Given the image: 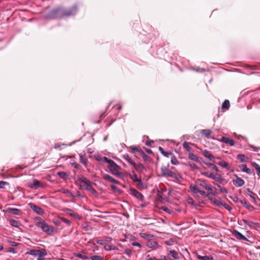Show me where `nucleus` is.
Here are the masks:
<instances>
[{
    "label": "nucleus",
    "instance_id": "obj_1",
    "mask_svg": "<svg viewBox=\"0 0 260 260\" xmlns=\"http://www.w3.org/2000/svg\"><path fill=\"white\" fill-rule=\"evenodd\" d=\"M78 11L76 6L70 8L58 7L52 9L47 14L45 18L48 19H62L75 15Z\"/></svg>",
    "mask_w": 260,
    "mask_h": 260
},
{
    "label": "nucleus",
    "instance_id": "obj_2",
    "mask_svg": "<svg viewBox=\"0 0 260 260\" xmlns=\"http://www.w3.org/2000/svg\"><path fill=\"white\" fill-rule=\"evenodd\" d=\"M103 160L108 164L107 168L113 175L118 176L120 178L123 177V174L119 171L121 167L117 165L113 160L104 156Z\"/></svg>",
    "mask_w": 260,
    "mask_h": 260
},
{
    "label": "nucleus",
    "instance_id": "obj_3",
    "mask_svg": "<svg viewBox=\"0 0 260 260\" xmlns=\"http://www.w3.org/2000/svg\"><path fill=\"white\" fill-rule=\"evenodd\" d=\"M77 182L80 186H85L86 190L90 191L92 194H96V191L91 186V182L85 177L81 176Z\"/></svg>",
    "mask_w": 260,
    "mask_h": 260
},
{
    "label": "nucleus",
    "instance_id": "obj_4",
    "mask_svg": "<svg viewBox=\"0 0 260 260\" xmlns=\"http://www.w3.org/2000/svg\"><path fill=\"white\" fill-rule=\"evenodd\" d=\"M36 225L41 228L43 231L48 234H51L53 231V228L50 227L49 225L41 218L38 219Z\"/></svg>",
    "mask_w": 260,
    "mask_h": 260
},
{
    "label": "nucleus",
    "instance_id": "obj_5",
    "mask_svg": "<svg viewBox=\"0 0 260 260\" xmlns=\"http://www.w3.org/2000/svg\"><path fill=\"white\" fill-rule=\"evenodd\" d=\"M26 254H29L33 256H45L47 255V252L45 249H30L26 252Z\"/></svg>",
    "mask_w": 260,
    "mask_h": 260
},
{
    "label": "nucleus",
    "instance_id": "obj_6",
    "mask_svg": "<svg viewBox=\"0 0 260 260\" xmlns=\"http://www.w3.org/2000/svg\"><path fill=\"white\" fill-rule=\"evenodd\" d=\"M27 185L29 188L35 189L39 187L44 188L45 187V185L43 183H41L36 178L33 179V183L27 182Z\"/></svg>",
    "mask_w": 260,
    "mask_h": 260
},
{
    "label": "nucleus",
    "instance_id": "obj_7",
    "mask_svg": "<svg viewBox=\"0 0 260 260\" xmlns=\"http://www.w3.org/2000/svg\"><path fill=\"white\" fill-rule=\"evenodd\" d=\"M131 194L140 201H143L144 197L143 195L134 188L129 189Z\"/></svg>",
    "mask_w": 260,
    "mask_h": 260
},
{
    "label": "nucleus",
    "instance_id": "obj_8",
    "mask_svg": "<svg viewBox=\"0 0 260 260\" xmlns=\"http://www.w3.org/2000/svg\"><path fill=\"white\" fill-rule=\"evenodd\" d=\"M234 176L236 178V179L233 180V184L237 187H241L243 186L245 183L244 180L238 177L237 175H234Z\"/></svg>",
    "mask_w": 260,
    "mask_h": 260
},
{
    "label": "nucleus",
    "instance_id": "obj_9",
    "mask_svg": "<svg viewBox=\"0 0 260 260\" xmlns=\"http://www.w3.org/2000/svg\"><path fill=\"white\" fill-rule=\"evenodd\" d=\"M63 211L66 212V213L69 215L74 217L78 220H80L81 219V217L79 215L75 213L72 210L70 209L65 208L63 209Z\"/></svg>",
    "mask_w": 260,
    "mask_h": 260
},
{
    "label": "nucleus",
    "instance_id": "obj_10",
    "mask_svg": "<svg viewBox=\"0 0 260 260\" xmlns=\"http://www.w3.org/2000/svg\"><path fill=\"white\" fill-rule=\"evenodd\" d=\"M30 208L35 212L39 215H42L44 213L43 210L39 207L32 203L29 204Z\"/></svg>",
    "mask_w": 260,
    "mask_h": 260
},
{
    "label": "nucleus",
    "instance_id": "obj_11",
    "mask_svg": "<svg viewBox=\"0 0 260 260\" xmlns=\"http://www.w3.org/2000/svg\"><path fill=\"white\" fill-rule=\"evenodd\" d=\"M172 172L166 167H162L161 168V175L162 177H169Z\"/></svg>",
    "mask_w": 260,
    "mask_h": 260
},
{
    "label": "nucleus",
    "instance_id": "obj_12",
    "mask_svg": "<svg viewBox=\"0 0 260 260\" xmlns=\"http://www.w3.org/2000/svg\"><path fill=\"white\" fill-rule=\"evenodd\" d=\"M220 141L231 146L235 145V141L234 140L231 139L228 137H222Z\"/></svg>",
    "mask_w": 260,
    "mask_h": 260
},
{
    "label": "nucleus",
    "instance_id": "obj_13",
    "mask_svg": "<svg viewBox=\"0 0 260 260\" xmlns=\"http://www.w3.org/2000/svg\"><path fill=\"white\" fill-rule=\"evenodd\" d=\"M103 179H105V180L108 181L109 182L114 183L116 184H118L119 183V182L118 181L115 180L109 174L104 175L103 176Z\"/></svg>",
    "mask_w": 260,
    "mask_h": 260
},
{
    "label": "nucleus",
    "instance_id": "obj_14",
    "mask_svg": "<svg viewBox=\"0 0 260 260\" xmlns=\"http://www.w3.org/2000/svg\"><path fill=\"white\" fill-rule=\"evenodd\" d=\"M233 235L237 239L239 240L245 241L247 240V238L244 235H243L241 233L237 231H234L233 232Z\"/></svg>",
    "mask_w": 260,
    "mask_h": 260
},
{
    "label": "nucleus",
    "instance_id": "obj_15",
    "mask_svg": "<svg viewBox=\"0 0 260 260\" xmlns=\"http://www.w3.org/2000/svg\"><path fill=\"white\" fill-rule=\"evenodd\" d=\"M146 245L148 247L150 248H152L153 249H155L158 247V244L157 242L151 240H148V241L146 243Z\"/></svg>",
    "mask_w": 260,
    "mask_h": 260
},
{
    "label": "nucleus",
    "instance_id": "obj_16",
    "mask_svg": "<svg viewBox=\"0 0 260 260\" xmlns=\"http://www.w3.org/2000/svg\"><path fill=\"white\" fill-rule=\"evenodd\" d=\"M188 158L197 162H201L202 158L198 157L196 155L192 153H189L188 154Z\"/></svg>",
    "mask_w": 260,
    "mask_h": 260
},
{
    "label": "nucleus",
    "instance_id": "obj_17",
    "mask_svg": "<svg viewBox=\"0 0 260 260\" xmlns=\"http://www.w3.org/2000/svg\"><path fill=\"white\" fill-rule=\"evenodd\" d=\"M200 133L207 138H210L212 131L209 129H202Z\"/></svg>",
    "mask_w": 260,
    "mask_h": 260
},
{
    "label": "nucleus",
    "instance_id": "obj_18",
    "mask_svg": "<svg viewBox=\"0 0 260 260\" xmlns=\"http://www.w3.org/2000/svg\"><path fill=\"white\" fill-rule=\"evenodd\" d=\"M190 192L193 196H196L197 193L199 192L200 189L198 188L197 185L192 186L190 185L189 187Z\"/></svg>",
    "mask_w": 260,
    "mask_h": 260
},
{
    "label": "nucleus",
    "instance_id": "obj_19",
    "mask_svg": "<svg viewBox=\"0 0 260 260\" xmlns=\"http://www.w3.org/2000/svg\"><path fill=\"white\" fill-rule=\"evenodd\" d=\"M240 203L247 209L249 210L252 211L254 210V207L253 206L247 204L245 200H241L240 201Z\"/></svg>",
    "mask_w": 260,
    "mask_h": 260
},
{
    "label": "nucleus",
    "instance_id": "obj_20",
    "mask_svg": "<svg viewBox=\"0 0 260 260\" xmlns=\"http://www.w3.org/2000/svg\"><path fill=\"white\" fill-rule=\"evenodd\" d=\"M133 167L138 172H142L143 170L145 169L144 166L141 163H139L137 165L135 163V165L133 166Z\"/></svg>",
    "mask_w": 260,
    "mask_h": 260
},
{
    "label": "nucleus",
    "instance_id": "obj_21",
    "mask_svg": "<svg viewBox=\"0 0 260 260\" xmlns=\"http://www.w3.org/2000/svg\"><path fill=\"white\" fill-rule=\"evenodd\" d=\"M123 158L125 159L132 166L135 165V162L130 158L127 154H125L123 155Z\"/></svg>",
    "mask_w": 260,
    "mask_h": 260
},
{
    "label": "nucleus",
    "instance_id": "obj_22",
    "mask_svg": "<svg viewBox=\"0 0 260 260\" xmlns=\"http://www.w3.org/2000/svg\"><path fill=\"white\" fill-rule=\"evenodd\" d=\"M203 154L205 157L209 158L210 160L214 158V156H213V155L210 153V151L207 150H205L204 151H203Z\"/></svg>",
    "mask_w": 260,
    "mask_h": 260
},
{
    "label": "nucleus",
    "instance_id": "obj_23",
    "mask_svg": "<svg viewBox=\"0 0 260 260\" xmlns=\"http://www.w3.org/2000/svg\"><path fill=\"white\" fill-rule=\"evenodd\" d=\"M247 191L248 192V195L252 199L253 203H256V200L255 196H256L255 193L253 192L249 188H247Z\"/></svg>",
    "mask_w": 260,
    "mask_h": 260
},
{
    "label": "nucleus",
    "instance_id": "obj_24",
    "mask_svg": "<svg viewBox=\"0 0 260 260\" xmlns=\"http://www.w3.org/2000/svg\"><path fill=\"white\" fill-rule=\"evenodd\" d=\"M230 107V101L228 100H225L224 102L222 103L221 106V109L224 110H228Z\"/></svg>",
    "mask_w": 260,
    "mask_h": 260
},
{
    "label": "nucleus",
    "instance_id": "obj_25",
    "mask_svg": "<svg viewBox=\"0 0 260 260\" xmlns=\"http://www.w3.org/2000/svg\"><path fill=\"white\" fill-rule=\"evenodd\" d=\"M237 158L240 159L241 162H246L248 161V157L246 156L244 154H239L237 155Z\"/></svg>",
    "mask_w": 260,
    "mask_h": 260
},
{
    "label": "nucleus",
    "instance_id": "obj_26",
    "mask_svg": "<svg viewBox=\"0 0 260 260\" xmlns=\"http://www.w3.org/2000/svg\"><path fill=\"white\" fill-rule=\"evenodd\" d=\"M140 154L142 156L143 159L146 161H150L151 158L146 154L143 150L140 151Z\"/></svg>",
    "mask_w": 260,
    "mask_h": 260
},
{
    "label": "nucleus",
    "instance_id": "obj_27",
    "mask_svg": "<svg viewBox=\"0 0 260 260\" xmlns=\"http://www.w3.org/2000/svg\"><path fill=\"white\" fill-rule=\"evenodd\" d=\"M9 223L11 225L16 228H18L21 225L18 221L14 219L10 220Z\"/></svg>",
    "mask_w": 260,
    "mask_h": 260
},
{
    "label": "nucleus",
    "instance_id": "obj_28",
    "mask_svg": "<svg viewBox=\"0 0 260 260\" xmlns=\"http://www.w3.org/2000/svg\"><path fill=\"white\" fill-rule=\"evenodd\" d=\"M169 177L174 178L175 180L180 181L182 179V177L179 175H177L174 172H172Z\"/></svg>",
    "mask_w": 260,
    "mask_h": 260
},
{
    "label": "nucleus",
    "instance_id": "obj_29",
    "mask_svg": "<svg viewBox=\"0 0 260 260\" xmlns=\"http://www.w3.org/2000/svg\"><path fill=\"white\" fill-rule=\"evenodd\" d=\"M215 189H218L222 193H228V190L225 188L221 187L220 185H219L218 184H216Z\"/></svg>",
    "mask_w": 260,
    "mask_h": 260
},
{
    "label": "nucleus",
    "instance_id": "obj_30",
    "mask_svg": "<svg viewBox=\"0 0 260 260\" xmlns=\"http://www.w3.org/2000/svg\"><path fill=\"white\" fill-rule=\"evenodd\" d=\"M57 174L61 178H62L64 180H67L68 177V174L66 172H58L57 173Z\"/></svg>",
    "mask_w": 260,
    "mask_h": 260
},
{
    "label": "nucleus",
    "instance_id": "obj_31",
    "mask_svg": "<svg viewBox=\"0 0 260 260\" xmlns=\"http://www.w3.org/2000/svg\"><path fill=\"white\" fill-rule=\"evenodd\" d=\"M9 212L15 215H19L20 214V211L16 208H9L8 209Z\"/></svg>",
    "mask_w": 260,
    "mask_h": 260
},
{
    "label": "nucleus",
    "instance_id": "obj_32",
    "mask_svg": "<svg viewBox=\"0 0 260 260\" xmlns=\"http://www.w3.org/2000/svg\"><path fill=\"white\" fill-rule=\"evenodd\" d=\"M251 165L256 170L257 175L260 177V166L255 162H252Z\"/></svg>",
    "mask_w": 260,
    "mask_h": 260
},
{
    "label": "nucleus",
    "instance_id": "obj_33",
    "mask_svg": "<svg viewBox=\"0 0 260 260\" xmlns=\"http://www.w3.org/2000/svg\"><path fill=\"white\" fill-rule=\"evenodd\" d=\"M198 184L200 186L204 188L205 189H206V188H207V186L208 185V184H207L205 180L201 179L198 180Z\"/></svg>",
    "mask_w": 260,
    "mask_h": 260
},
{
    "label": "nucleus",
    "instance_id": "obj_34",
    "mask_svg": "<svg viewBox=\"0 0 260 260\" xmlns=\"http://www.w3.org/2000/svg\"><path fill=\"white\" fill-rule=\"evenodd\" d=\"M104 248L105 250L107 251H110L112 250H118V248L117 247L110 245H105Z\"/></svg>",
    "mask_w": 260,
    "mask_h": 260
},
{
    "label": "nucleus",
    "instance_id": "obj_35",
    "mask_svg": "<svg viewBox=\"0 0 260 260\" xmlns=\"http://www.w3.org/2000/svg\"><path fill=\"white\" fill-rule=\"evenodd\" d=\"M197 257L201 260H213V258L211 256H201L198 255Z\"/></svg>",
    "mask_w": 260,
    "mask_h": 260
},
{
    "label": "nucleus",
    "instance_id": "obj_36",
    "mask_svg": "<svg viewBox=\"0 0 260 260\" xmlns=\"http://www.w3.org/2000/svg\"><path fill=\"white\" fill-rule=\"evenodd\" d=\"M217 164L223 168L227 169L228 170H230V168L229 167V164L225 161H219L217 162Z\"/></svg>",
    "mask_w": 260,
    "mask_h": 260
},
{
    "label": "nucleus",
    "instance_id": "obj_37",
    "mask_svg": "<svg viewBox=\"0 0 260 260\" xmlns=\"http://www.w3.org/2000/svg\"><path fill=\"white\" fill-rule=\"evenodd\" d=\"M131 178L134 182H141V179L137 178V176L134 172H133V174L131 175Z\"/></svg>",
    "mask_w": 260,
    "mask_h": 260
},
{
    "label": "nucleus",
    "instance_id": "obj_38",
    "mask_svg": "<svg viewBox=\"0 0 260 260\" xmlns=\"http://www.w3.org/2000/svg\"><path fill=\"white\" fill-rule=\"evenodd\" d=\"M131 149L132 150V152L133 153H136V152H138L140 154V151L142 150L141 149H139L138 147L136 146H132L130 147Z\"/></svg>",
    "mask_w": 260,
    "mask_h": 260
},
{
    "label": "nucleus",
    "instance_id": "obj_39",
    "mask_svg": "<svg viewBox=\"0 0 260 260\" xmlns=\"http://www.w3.org/2000/svg\"><path fill=\"white\" fill-rule=\"evenodd\" d=\"M170 253L172 257H173L175 259H178L179 258V256L178 255V253L175 250H171L170 251Z\"/></svg>",
    "mask_w": 260,
    "mask_h": 260
},
{
    "label": "nucleus",
    "instance_id": "obj_40",
    "mask_svg": "<svg viewBox=\"0 0 260 260\" xmlns=\"http://www.w3.org/2000/svg\"><path fill=\"white\" fill-rule=\"evenodd\" d=\"M182 146L188 152H190L192 150V148L188 145L187 142H184Z\"/></svg>",
    "mask_w": 260,
    "mask_h": 260
},
{
    "label": "nucleus",
    "instance_id": "obj_41",
    "mask_svg": "<svg viewBox=\"0 0 260 260\" xmlns=\"http://www.w3.org/2000/svg\"><path fill=\"white\" fill-rule=\"evenodd\" d=\"M206 164L209 167H210L212 169L216 171V172H219L218 168L213 164L212 163H206Z\"/></svg>",
    "mask_w": 260,
    "mask_h": 260
},
{
    "label": "nucleus",
    "instance_id": "obj_42",
    "mask_svg": "<svg viewBox=\"0 0 260 260\" xmlns=\"http://www.w3.org/2000/svg\"><path fill=\"white\" fill-rule=\"evenodd\" d=\"M171 162L173 165H177L179 164V161H178L177 158L174 155H173L171 156Z\"/></svg>",
    "mask_w": 260,
    "mask_h": 260
},
{
    "label": "nucleus",
    "instance_id": "obj_43",
    "mask_svg": "<svg viewBox=\"0 0 260 260\" xmlns=\"http://www.w3.org/2000/svg\"><path fill=\"white\" fill-rule=\"evenodd\" d=\"M74 255L75 256H76L77 257H79V258H80L87 259L88 258V256H86L85 255H82V254L79 253H74Z\"/></svg>",
    "mask_w": 260,
    "mask_h": 260
},
{
    "label": "nucleus",
    "instance_id": "obj_44",
    "mask_svg": "<svg viewBox=\"0 0 260 260\" xmlns=\"http://www.w3.org/2000/svg\"><path fill=\"white\" fill-rule=\"evenodd\" d=\"M80 162L81 164H83L84 165L86 166V162H87V159L85 157H83V156L80 155Z\"/></svg>",
    "mask_w": 260,
    "mask_h": 260
},
{
    "label": "nucleus",
    "instance_id": "obj_45",
    "mask_svg": "<svg viewBox=\"0 0 260 260\" xmlns=\"http://www.w3.org/2000/svg\"><path fill=\"white\" fill-rule=\"evenodd\" d=\"M188 165L190 167V168L194 169L195 170H198L199 167L193 162H188Z\"/></svg>",
    "mask_w": 260,
    "mask_h": 260
},
{
    "label": "nucleus",
    "instance_id": "obj_46",
    "mask_svg": "<svg viewBox=\"0 0 260 260\" xmlns=\"http://www.w3.org/2000/svg\"><path fill=\"white\" fill-rule=\"evenodd\" d=\"M213 203L216 205V206H217L218 207H221L222 205H223V203H221V202L218 201L217 199H214L213 200Z\"/></svg>",
    "mask_w": 260,
    "mask_h": 260
},
{
    "label": "nucleus",
    "instance_id": "obj_47",
    "mask_svg": "<svg viewBox=\"0 0 260 260\" xmlns=\"http://www.w3.org/2000/svg\"><path fill=\"white\" fill-rule=\"evenodd\" d=\"M215 180L218 181L219 183H221L224 181L225 179L223 178H221L219 175L217 174Z\"/></svg>",
    "mask_w": 260,
    "mask_h": 260
},
{
    "label": "nucleus",
    "instance_id": "obj_48",
    "mask_svg": "<svg viewBox=\"0 0 260 260\" xmlns=\"http://www.w3.org/2000/svg\"><path fill=\"white\" fill-rule=\"evenodd\" d=\"M91 260H103V257L99 255H93L90 257Z\"/></svg>",
    "mask_w": 260,
    "mask_h": 260
},
{
    "label": "nucleus",
    "instance_id": "obj_49",
    "mask_svg": "<svg viewBox=\"0 0 260 260\" xmlns=\"http://www.w3.org/2000/svg\"><path fill=\"white\" fill-rule=\"evenodd\" d=\"M60 220L61 221H62L63 222L68 224L69 225H71V222L69 220H68L64 217H61Z\"/></svg>",
    "mask_w": 260,
    "mask_h": 260
},
{
    "label": "nucleus",
    "instance_id": "obj_50",
    "mask_svg": "<svg viewBox=\"0 0 260 260\" xmlns=\"http://www.w3.org/2000/svg\"><path fill=\"white\" fill-rule=\"evenodd\" d=\"M162 154L166 157H169V156H172L173 155V153L171 151H165V153H162Z\"/></svg>",
    "mask_w": 260,
    "mask_h": 260
},
{
    "label": "nucleus",
    "instance_id": "obj_51",
    "mask_svg": "<svg viewBox=\"0 0 260 260\" xmlns=\"http://www.w3.org/2000/svg\"><path fill=\"white\" fill-rule=\"evenodd\" d=\"M8 184V183L5 181H0V188H4V186Z\"/></svg>",
    "mask_w": 260,
    "mask_h": 260
},
{
    "label": "nucleus",
    "instance_id": "obj_52",
    "mask_svg": "<svg viewBox=\"0 0 260 260\" xmlns=\"http://www.w3.org/2000/svg\"><path fill=\"white\" fill-rule=\"evenodd\" d=\"M187 203L190 205L194 204V201L191 198H188L186 200Z\"/></svg>",
    "mask_w": 260,
    "mask_h": 260
},
{
    "label": "nucleus",
    "instance_id": "obj_53",
    "mask_svg": "<svg viewBox=\"0 0 260 260\" xmlns=\"http://www.w3.org/2000/svg\"><path fill=\"white\" fill-rule=\"evenodd\" d=\"M239 168L243 171L244 172L246 168H247V166L246 165H240L239 166Z\"/></svg>",
    "mask_w": 260,
    "mask_h": 260
},
{
    "label": "nucleus",
    "instance_id": "obj_54",
    "mask_svg": "<svg viewBox=\"0 0 260 260\" xmlns=\"http://www.w3.org/2000/svg\"><path fill=\"white\" fill-rule=\"evenodd\" d=\"M222 206L224 207L226 209H227L229 211H231L232 210V208L229 205L225 203H223Z\"/></svg>",
    "mask_w": 260,
    "mask_h": 260
},
{
    "label": "nucleus",
    "instance_id": "obj_55",
    "mask_svg": "<svg viewBox=\"0 0 260 260\" xmlns=\"http://www.w3.org/2000/svg\"><path fill=\"white\" fill-rule=\"evenodd\" d=\"M8 251L14 253H15L17 252L16 249L13 247H9L8 248Z\"/></svg>",
    "mask_w": 260,
    "mask_h": 260
},
{
    "label": "nucleus",
    "instance_id": "obj_56",
    "mask_svg": "<svg viewBox=\"0 0 260 260\" xmlns=\"http://www.w3.org/2000/svg\"><path fill=\"white\" fill-rule=\"evenodd\" d=\"M146 260H160V259H157L154 257H151L150 255H147Z\"/></svg>",
    "mask_w": 260,
    "mask_h": 260
},
{
    "label": "nucleus",
    "instance_id": "obj_57",
    "mask_svg": "<svg viewBox=\"0 0 260 260\" xmlns=\"http://www.w3.org/2000/svg\"><path fill=\"white\" fill-rule=\"evenodd\" d=\"M244 172H246L248 174H251L253 171H252L250 169L247 167Z\"/></svg>",
    "mask_w": 260,
    "mask_h": 260
},
{
    "label": "nucleus",
    "instance_id": "obj_58",
    "mask_svg": "<svg viewBox=\"0 0 260 260\" xmlns=\"http://www.w3.org/2000/svg\"><path fill=\"white\" fill-rule=\"evenodd\" d=\"M125 252L128 255H131L132 253V251L130 249H125Z\"/></svg>",
    "mask_w": 260,
    "mask_h": 260
},
{
    "label": "nucleus",
    "instance_id": "obj_59",
    "mask_svg": "<svg viewBox=\"0 0 260 260\" xmlns=\"http://www.w3.org/2000/svg\"><path fill=\"white\" fill-rule=\"evenodd\" d=\"M217 174L216 175L213 174V173H210V175L209 176V178H212V179L215 180L216 178V177L217 176Z\"/></svg>",
    "mask_w": 260,
    "mask_h": 260
},
{
    "label": "nucleus",
    "instance_id": "obj_60",
    "mask_svg": "<svg viewBox=\"0 0 260 260\" xmlns=\"http://www.w3.org/2000/svg\"><path fill=\"white\" fill-rule=\"evenodd\" d=\"M160 260H172V259L168 257H167V256H165L164 255H161L160 256Z\"/></svg>",
    "mask_w": 260,
    "mask_h": 260
},
{
    "label": "nucleus",
    "instance_id": "obj_61",
    "mask_svg": "<svg viewBox=\"0 0 260 260\" xmlns=\"http://www.w3.org/2000/svg\"><path fill=\"white\" fill-rule=\"evenodd\" d=\"M105 242V240H98L96 241V243L100 245H104Z\"/></svg>",
    "mask_w": 260,
    "mask_h": 260
},
{
    "label": "nucleus",
    "instance_id": "obj_62",
    "mask_svg": "<svg viewBox=\"0 0 260 260\" xmlns=\"http://www.w3.org/2000/svg\"><path fill=\"white\" fill-rule=\"evenodd\" d=\"M114 107L116 108V110H120L121 109L122 106L120 104H118L116 105Z\"/></svg>",
    "mask_w": 260,
    "mask_h": 260
},
{
    "label": "nucleus",
    "instance_id": "obj_63",
    "mask_svg": "<svg viewBox=\"0 0 260 260\" xmlns=\"http://www.w3.org/2000/svg\"><path fill=\"white\" fill-rule=\"evenodd\" d=\"M231 199L233 200V201L235 202H238L239 201V199L237 196H234L233 197H231Z\"/></svg>",
    "mask_w": 260,
    "mask_h": 260
},
{
    "label": "nucleus",
    "instance_id": "obj_64",
    "mask_svg": "<svg viewBox=\"0 0 260 260\" xmlns=\"http://www.w3.org/2000/svg\"><path fill=\"white\" fill-rule=\"evenodd\" d=\"M10 243L11 246H16L19 245L18 243H17L15 242H13V241H10Z\"/></svg>",
    "mask_w": 260,
    "mask_h": 260
}]
</instances>
